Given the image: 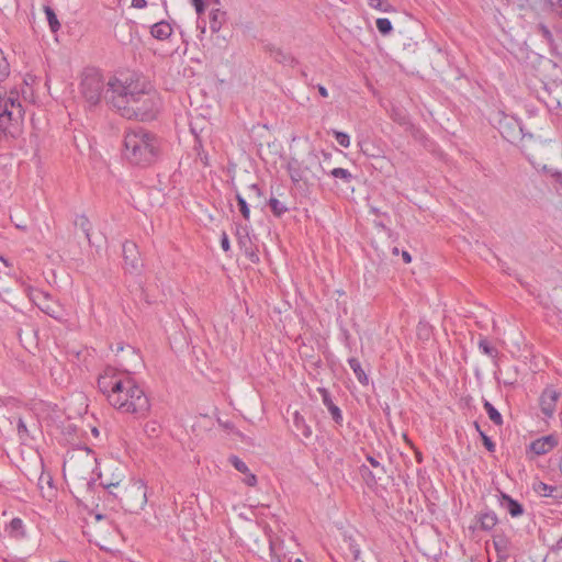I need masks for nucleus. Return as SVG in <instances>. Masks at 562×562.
<instances>
[{
	"label": "nucleus",
	"instance_id": "18",
	"mask_svg": "<svg viewBox=\"0 0 562 562\" xmlns=\"http://www.w3.org/2000/svg\"><path fill=\"white\" fill-rule=\"evenodd\" d=\"M293 425L297 436H302L304 439L311 438L312 429L299 412L293 415Z\"/></svg>",
	"mask_w": 562,
	"mask_h": 562
},
{
	"label": "nucleus",
	"instance_id": "54",
	"mask_svg": "<svg viewBox=\"0 0 562 562\" xmlns=\"http://www.w3.org/2000/svg\"><path fill=\"white\" fill-rule=\"evenodd\" d=\"M402 258L405 263H409L412 261V256L408 251L403 250L402 251Z\"/></svg>",
	"mask_w": 562,
	"mask_h": 562
},
{
	"label": "nucleus",
	"instance_id": "60",
	"mask_svg": "<svg viewBox=\"0 0 562 562\" xmlns=\"http://www.w3.org/2000/svg\"><path fill=\"white\" fill-rule=\"evenodd\" d=\"M474 428L475 430L479 432V435L481 436V432H484L482 429H481V426L477 422H474Z\"/></svg>",
	"mask_w": 562,
	"mask_h": 562
},
{
	"label": "nucleus",
	"instance_id": "26",
	"mask_svg": "<svg viewBox=\"0 0 562 562\" xmlns=\"http://www.w3.org/2000/svg\"><path fill=\"white\" fill-rule=\"evenodd\" d=\"M224 14L225 13L221 12L218 9L210 12V30L212 33H217L221 30Z\"/></svg>",
	"mask_w": 562,
	"mask_h": 562
},
{
	"label": "nucleus",
	"instance_id": "39",
	"mask_svg": "<svg viewBox=\"0 0 562 562\" xmlns=\"http://www.w3.org/2000/svg\"><path fill=\"white\" fill-rule=\"evenodd\" d=\"M546 4L557 15L562 16V0H546Z\"/></svg>",
	"mask_w": 562,
	"mask_h": 562
},
{
	"label": "nucleus",
	"instance_id": "23",
	"mask_svg": "<svg viewBox=\"0 0 562 562\" xmlns=\"http://www.w3.org/2000/svg\"><path fill=\"white\" fill-rule=\"evenodd\" d=\"M508 540L504 537L494 539V548L497 553L498 562H503L509 558Z\"/></svg>",
	"mask_w": 562,
	"mask_h": 562
},
{
	"label": "nucleus",
	"instance_id": "42",
	"mask_svg": "<svg viewBox=\"0 0 562 562\" xmlns=\"http://www.w3.org/2000/svg\"><path fill=\"white\" fill-rule=\"evenodd\" d=\"M285 190L286 188L281 182L276 181L271 184V196H283Z\"/></svg>",
	"mask_w": 562,
	"mask_h": 562
},
{
	"label": "nucleus",
	"instance_id": "2",
	"mask_svg": "<svg viewBox=\"0 0 562 562\" xmlns=\"http://www.w3.org/2000/svg\"><path fill=\"white\" fill-rule=\"evenodd\" d=\"M111 406L136 418H145L150 411V401L144 389L128 376L119 393L112 395Z\"/></svg>",
	"mask_w": 562,
	"mask_h": 562
},
{
	"label": "nucleus",
	"instance_id": "14",
	"mask_svg": "<svg viewBox=\"0 0 562 562\" xmlns=\"http://www.w3.org/2000/svg\"><path fill=\"white\" fill-rule=\"evenodd\" d=\"M475 520L479 525V529L483 531H491L498 522L496 514L492 510L479 513L475 516Z\"/></svg>",
	"mask_w": 562,
	"mask_h": 562
},
{
	"label": "nucleus",
	"instance_id": "19",
	"mask_svg": "<svg viewBox=\"0 0 562 562\" xmlns=\"http://www.w3.org/2000/svg\"><path fill=\"white\" fill-rule=\"evenodd\" d=\"M334 181V184L324 183L323 186H327L330 190H336L337 193H347L348 190L353 191L355 188L350 184L351 180H359V178H330Z\"/></svg>",
	"mask_w": 562,
	"mask_h": 562
},
{
	"label": "nucleus",
	"instance_id": "38",
	"mask_svg": "<svg viewBox=\"0 0 562 562\" xmlns=\"http://www.w3.org/2000/svg\"><path fill=\"white\" fill-rule=\"evenodd\" d=\"M334 136H335L336 142L340 146H342L345 148H348L350 146V136L347 133L334 131Z\"/></svg>",
	"mask_w": 562,
	"mask_h": 562
},
{
	"label": "nucleus",
	"instance_id": "53",
	"mask_svg": "<svg viewBox=\"0 0 562 562\" xmlns=\"http://www.w3.org/2000/svg\"><path fill=\"white\" fill-rule=\"evenodd\" d=\"M562 550V537L551 547V551L557 553Z\"/></svg>",
	"mask_w": 562,
	"mask_h": 562
},
{
	"label": "nucleus",
	"instance_id": "58",
	"mask_svg": "<svg viewBox=\"0 0 562 562\" xmlns=\"http://www.w3.org/2000/svg\"><path fill=\"white\" fill-rule=\"evenodd\" d=\"M249 189H250V190H252V191H255V192H256V194H257L258 196H260V195H261V191H260V188L258 187V184H251V186L249 187Z\"/></svg>",
	"mask_w": 562,
	"mask_h": 562
},
{
	"label": "nucleus",
	"instance_id": "1",
	"mask_svg": "<svg viewBox=\"0 0 562 562\" xmlns=\"http://www.w3.org/2000/svg\"><path fill=\"white\" fill-rule=\"evenodd\" d=\"M106 100L123 117L150 121L158 111L155 95L137 80L113 78L108 82Z\"/></svg>",
	"mask_w": 562,
	"mask_h": 562
},
{
	"label": "nucleus",
	"instance_id": "50",
	"mask_svg": "<svg viewBox=\"0 0 562 562\" xmlns=\"http://www.w3.org/2000/svg\"><path fill=\"white\" fill-rule=\"evenodd\" d=\"M195 168H199L200 166L207 167V156L200 155L198 159L194 160Z\"/></svg>",
	"mask_w": 562,
	"mask_h": 562
},
{
	"label": "nucleus",
	"instance_id": "21",
	"mask_svg": "<svg viewBox=\"0 0 562 562\" xmlns=\"http://www.w3.org/2000/svg\"><path fill=\"white\" fill-rule=\"evenodd\" d=\"M348 364L350 369L353 371L359 383L362 385H368L369 378L364 370L362 369L360 361L357 358H349Z\"/></svg>",
	"mask_w": 562,
	"mask_h": 562
},
{
	"label": "nucleus",
	"instance_id": "46",
	"mask_svg": "<svg viewBox=\"0 0 562 562\" xmlns=\"http://www.w3.org/2000/svg\"><path fill=\"white\" fill-rule=\"evenodd\" d=\"M18 434L20 437L29 436L27 427L22 418H19L18 422Z\"/></svg>",
	"mask_w": 562,
	"mask_h": 562
},
{
	"label": "nucleus",
	"instance_id": "63",
	"mask_svg": "<svg viewBox=\"0 0 562 562\" xmlns=\"http://www.w3.org/2000/svg\"><path fill=\"white\" fill-rule=\"evenodd\" d=\"M16 228L22 229V231H25V229H26V226H22V224H19V225H16Z\"/></svg>",
	"mask_w": 562,
	"mask_h": 562
},
{
	"label": "nucleus",
	"instance_id": "12",
	"mask_svg": "<svg viewBox=\"0 0 562 562\" xmlns=\"http://www.w3.org/2000/svg\"><path fill=\"white\" fill-rule=\"evenodd\" d=\"M318 393L322 396L323 404L327 407L328 412L330 413L333 420L337 425L341 426L344 422L341 411L336 404H334L329 391L325 387H319Z\"/></svg>",
	"mask_w": 562,
	"mask_h": 562
},
{
	"label": "nucleus",
	"instance_id": "35",
	"mask_svg": "<svg viewBox=\"0 0 562 562\" xmlns=\"http://www.w3.org/2000/svg\"><path fill=\"white\" fill-rule=\"evenodd\" d=\"M10 74V65L0 48V82L3 81Z\"/></svg>",
	"mask_w": 562,
	"mask_h": 562
},
{
	"label": "nucleus",
	"instance_id": "44",
	"mask_svg": "<svg viewBox=\"0 0 562 562\" xmlns=\"http://www.w3.org/2000/svg\"><path fill=\"white\" fill-rule=\"evenodd\" d=\"M245 474V477H244V483L247 484L248 486H255L257 484V476L251 473L249 470L248 472L244 473Z\"/></svg>",
	"mask_w": 562,
	"mask_h": 562
},
{
	"label": "nucleus",
	"instance_id": "40",
	"mask_svg": "<svg viewBox=\"0 0 562 562\" xmlns=\"http://www.w3.org/2000/svg\"><path fill=\"white\" fill-rule=\"evenodd\" d=\"M481 440L483 442V446L488 452H494L496 449L495 442L485 434L481 432Z\"/></svg>",
	"mask_w": 562,
	"mask_h": 562
},
{
	"label": "nucleus",
	"instance_id": "47",
	"mask_svg": "<svg viewBox=\"0 0 562 562\" xmlns=\"http://www.w3.org/2000/svg\"><path fill=\"white\" fill-rule=\"evenodd\" d=\"M145 431L148 432L150 436H154L157 431V423L156 422L147 423L145 426Z\"/></svg>",
	"mask_w": 562,
	"mask_h": 562
},
{
	"label": "nucleus",
	"instance_id": "49",
	"mask_svg": "<svg viewBox=\"0 0 562 562\" xmlns=\"http://www.w3.org/2000/svg\"><path fill=\"white\" fill-rule=\"evenodd\" d=\"M192 4L195 8L196 13L200 15L204 11L203 0H192Z\"/></svg>",
	"mask_w": 562,
	"mask_h": 562
},
{
	"label": "nucleus",
	"instance_id": "8",
	"mask_svg": "<svg viewBox=\"0 0 562 562\" xmlns=\"http://www.w3.org/2000/svg\"><path fill=\"white\" fill-rule=\"evenodd\" d=\"M304 168L302 172H308L312 176H318L319 173H329V176H350V173L342 168H333L327 170L321 162L317 154L310 153L303 160Z\"/></svg>",
	"mask_w": 562,
	"mask_h": 562
},
{
	"label": "nucleus",
	"instance_id": "16",
	"mask_svg": "<svg viewBox=\"0 0 562 562\" xmlns=\"http://www.w3.org/2000/svg\"><path fill=\"white\" fill-rule=\"evenodd\" d=\"M172 26L167 21H159L150 26V35L158 41H166L172 35Z\"/></svg>",
	"mask_w": 562,
	"mask_h": 562
},
{
	"label": "nucleus",
	"instance_id": "5",
	"mask_svg": "<svg viewBox=\"0 0 562 562\" xmlns=\"http://www.w3.org/2000/svg\"><path fill=\"white\" fill-rule=\"evenodd\" d=\"M104 91V79L98 68L87 67L81 74L80 92L90 105H97Z\"/></svg>",
	"mask_w": 562,
	"mask_h": 562
},
{
	"label": "nucleus",
	"instance_id": "3",
	"mask_svg": "<svg viewBox=\"0 0 562 562\" xmlns=\"http://www.w3.org/2000/svg\"><path fill=\"white\" fill-rule=\"evenodd\" d=\"M123 154L131 165L139 167L150 165L157 155L154 136L142 127L126 131Z\"/></svg>",
	"mask_w": 562,
	"mask_h": 562
},
{
	"label": "nucleus",
	"instance_id": "52",
	"mask_svg": "<svg viewBox=\"0 0 562 562\" xmlns=\"http://www.w3.org/2000/svg\"><path fill=\"white\" fill-rule=\"evenodd\" d=\"M146 5V0H132V7L135 9H144Z\"/></svg>",
	"mask_w": 562,
	"mask_h": 562
},
{
	"label": "nucleus",
	"instance_id": "20",
	"mask_svg": "<svg viewBox=\"0 0 562 562\" xmlns=\"http://www.w3.org/2000/svg\"><path fill=\"white\" fill-rule=\"evenodd\" d=\"M502 498L505 508L507 509L512 517H518L522 515L524 507L518 501L512 498L509 495L504 493L502 494Z\"/></svg>",
	"mask_w": 562,
	"mask_h": 562
},
{
	"label": "nucleus",
	"instance_id": "30",
	"mask_svg": "<svg viewBox=\"0 0 562 562\" xmlns=\"http://www.w3.org/2000/svg\"><path fill=\"white\" fill-rule=\"evenodd\" d=\"M75 225L80 227V229L83 232L86 238L88 239L89 244H91L90 239V231H91V223L89 218L86 215H79L75 220Z\"/></svg>",
	"mask_w": 562,
	"mask_h": 562
},
{
	"label": "nucleus",
	"instance_id": "28",
	"mask_svg": "<svg viewBox=\"0 0 562 562\" xmlns=\"http://www.w3.org/2000/svg\"><path fill=\"white\" fill-rule=\"evenodd\" d=\"M483 406L493 424L502 426L504 423L502 414L486 400H484Z\"/></svg>",
	"mask_w": 562,
	"mask_h": 562
},
{
	"label": "nucleus",
	"instance_id": "59",
	"mask_svg": "<svg viewBox=\"0 0 562 562\" xmlns=\"http://www.w3.org/2000/svg\"><path fill=\"white\" fill-rule=\"evenodd\" d=\"M237 236H238V241L240 245L244 246L246 244V241H248L246 238H244L239 235V231H237Z\"/></svg>",
	"mask_w": 562,
	"mask_h": 562
},
{
	"label": "nucleus",
	"instance_id": "24",
	"mask_svg": "<svg viewBox=\"0 0 562 562\" xmlns=\"http://www.w3.org/2000/svg\"><path fill=\"white\" fill-rule=\"evenodd\" d=\"M272 214L277 217H281L284 213L289 211V206L285 201H281L277 196H270L268 202Z\"/></svg>",
	"mask_w": 562,
	"mask_h": 562
},
{
	"label": "nucleus",
	"instance_id": "36",
	"mask_svg": "<svg viewBox=\"0 0 562 562\" xmlns=\"http://www.w3.org/2000/svg\"><path fill=\"white\" fill-rule=\"evenodd\" d=\"M228 461L238 472H240L243 474L248 472V470H249L247 464L237 456H231L228 458Z\"/></svg>",
	"mask_w": 562,
	"mask_h": 562
},
{
	"label": "nucleus",
	"instance_id": "61",
	"mask_svg": "<svg viewBox=\"0 0 562 562\" xmlns=\"http://www.w3.org/2000/svg\"><path fill=\"white\" fill-rule=\"evenodd\" d=\"M250 259H251V262H255L256 260H258V257L255 254H251Z\"/></svg>",
	"mask_w": 562,
	"mask_h": 562
},
{
	"label": "nucleus",
	"instance_id": "56",
	"mask_svg": "<svg viewBox=\"0 0 562 562\" xmlns=\"http://www.w3.org/2000/svg\"><path fill=\"white\" fill-rule=\"evenodd\" d=\"M554 189L560 192L562 189V177L555 178Z\"/></svg>",
	"mask_w": 562,
	"mask_h": 562
},
{
	"label": "nucleus",
	"instance_id": "51",
	"mask_svg": "<svg viewBox=\"0 0 562 562\" xmlns=\"http://www.w3.org/2000/svg\"><path fill=\"white\" fill-rule=\"evenodd\" d=\"M292 183L295 188H302V186L306 184V178L300 177V178H291Z\"/></svg>",
	"mask_w": 562,
	"mask_h": 562
},
{
	"label": "nucleus",
	"instance_id": "10",
	"mask_svg": "<svg viewBox=\"0 0 562 562\" xmlns=\"http://www.w3.org/2000/svg\"><path fill=\"white\" fill-rule=\"evenodd\" d=\"M558 445V436L550 434L531 441L528 449L536 456H543L552 451Z\"/></svg>",
	"mask_w": 562,
	"mask_h": 562
},
{
	"label": "nucleus",
	"instance_id": "32",
	"mask_svg": "<svg viewBox=\"0 0 562 562\" xmlns=\"http://www.w3.org/2000/svg\"><path fill=\"white\" fill-rule=\"evenodd\" d=\"M368 4L370 8L381 12L393 11V7L387 2V0H368Z\"/></svg>",
	"mask_w": 562,
	"mask_h": 562
},
{
	"label": "nucleus",
	"instance_id": "31",
	"mask_svg": "<svg viewBox=\"0 0 562 562\" xmlns=\"http://www.w3.org/2000/svg\"><path fill=\"white\" fill-rule=\"evenodd\" d=\"M44 12L46 14V18H47V21H48L52 32H57L60 29V23L56 16L54 10L50 7L46 5V7H44Z\"/></svg>",
	"mask_w": 562,
	"mask_h": 562
},
{
	"label": "nucleus",
	"instance_id": "33",
	"mask_svg": "<svg viewBox=\"0 0 562 562\" xmlns=\"http://www.w3.org/2000/svg\"><path fill=\"white\" fill-rule=\"evenodd\" d=\"M235 199L237 201V204H238V207H239V211H240L243 217L246 221H249L250 210H249V206H248L246 200L241 196V194L239 192H236Z\"/></svg>",
	"mask_w": 562,
	"mask_h": 562
},
{
	"label": "nucleus",
	"instance_id": "55",
	"mask_svg": "<svg viewBox=\"0 0 562 562\" xmlns=\"http://www.w3.org/2000/svg\"><path fill=\"white\" fill-rule=\"evenodd\" d=\"M317 89H318L319 94H321L323 98H327V97H328V91H327V89H326L324 86L318 85V86H317Z\"/></svg>",
	"mask_w": 562,
	"mask_h": 562
},
{
	"label": "nucleus",
	"instance_id": "48",
	"mask_svg": "<svg viewBox=\"0 0 562 562\" xmlns=\"http://www.w3.org/2000/svg\"><path fill=\"white\" fill-rule=\"evenodd\" d=\"M541 171L543 173H546L547 176H554V177L562 176V172H560L558 170L549 169L547 165L542 166Z\"/></svg>",
	"mask_w": 562,
	"mask_h": 562
},
{
	"label": "nucleus",
	"instance_id": "9",
	"mask_svg": "<svg viewBox=\"0 0 562 562\" xmlns=\"http://www.w3.org/2000/svg\"><path fill=\"white\" fill-rule=\"evenodd\" d=\"M123 259L125 269L130 272H139L143 267L142 258L137 249V245L126 240L123 244Z\"/></svg>",
	"mask_w": 562,
	"mask_h": 562
},
{
	"label": "nucleus",
	"instance_id": "4",
	"mask_svg": "<svg viewBox=\"0 0 562 562\" xmlns=\"http://www.w3.org/2000/svg\"><path fill=\"white\" fill-rule=\"evenodd\" d=\"M24 110L18 92L11 91L4 105H0V131L4 135L14 137L19 132V124L23 120Z\"/></svg>",
	"mask_w": 562,
	"mask_h": 562
},
{
	"label": "nucleus",
	"instance_id": "29",
	"mask_svg": "<svg viewBox=\"0 0 562 562\" xmlns=\"http://www.w3.org/2000/svg\"><path fill=\"white\" fill-rule=\"evenodd\" d=\"M477 347L484 355L491 358H496L498 356V350L494 346H492V344L487 340L486 337H480Z\"/></svg>",
	"mask_w": 562,
	"mask_h": 562
},
{
	"label": "nucleus",
	"instance_id": "15",
	"mask_svg": "<svg viewBox=\"0 0 562 562\" xmlns=\"http://www.w3.org/2000/svg\"><path fill=\"white\" fill-rule=\"evenodd\" d=\"M535 491L544 497H550L557 502L562 501V486L549 485L543 482H539L535 486Z\"/></svg>",
	"mask_w": 562,
	"mask_h": 562
},
{
	"label": "nucleus",
	"instance_id": "25",
	"mask_svg": "<svg viewBox=\"0 0 562 562\" xmlns=\"http://www.w3.org/2000/svg\"><path fill=\"white\" fill-rule=\"evenodd\" d=\"M370 212L373 213L376 218L373 220V224L376 228L383 229L389 234V236H392L391 229L386 226L385 220L389 221V215L386 213H381L378 209L371 207Z\"/></svg>",
	"mask_w": 562,
	"mask_h": 562
},
{
	"label": "nucleus",
	"instance_id": "45",
	"mask_svg": "<svg viewBox=\"0 0 562 562\" xmlns=\"http://www.w3.org/2000/svg\"><path fill=\"white\" fill-rule=\"evenodd\" d=\"M221 247L225 252H227L231 249V244L226 232H222L221 234Z\"/></svg>",
	"mask_w": 562,
	"mask_h": 562
},
{
	"label": "nucleus",
	"instance_id": "22",
	"mask_svg": "<svg viewBox=\"0 0 562 562\" xmlns=\"http://www.w3.org/2000/svg\"><path fill=\"white\" fill-rule=\"evenodd\" d=\"M359 473H360L362 480L364 481V483L367 484V486L370 488L375 487L378 485V482L382 479V477H376V472H374L373 470H370V468L367 467L366 464H362L359 468Z\"/></svg>",
	"mask_w": 562,
	"mask_h": 562
},
{
	"label": "nucleus",
	"instance_id": "64",
	"mask_svg": "<svg viewBox=\"0 0 562 562\" xmlns=\"http://www.w3.org/2000/svg\"><path fill=\"white\" fill-rule=\"evenodd\" d=\"M392 252H393L394 255H397V254H398V248H397V247H394V248H393V250H392Z\"/></svg>",
	"mask_w": 562,
	"mask_h": 562
},
{
	"label": "nucleus",
	"instance_id": "37",
	"mask_svg": "<svg viewBox=\"0 0 562 562\" xmlns=\"http://www.w3.org/2000/svg\"><path fill=\"white\" fill-rule=\"evenodd\" d=\"M367 461L373 468V471L376 472V477H382L385 474L384 467L372 456H367Z\"/></svg>",
	"mask_w": 562,
	"mask_h": 562
},
{
	"label": "nucleus",
	"instance_id": "13",
	"mask_svg": "<svg viewBox=\"0 0 562 562\" xmlns=\"http://www.w3.org/2000/svg\"><path fill=\"white\" fill-rule=\"evenodd\" d=\"M31 300L47 315L55 317V311L50 307L49 294L41 290H32L30 293Z\"/></svg>",
	"mask_w": 562,
	"mask_h": 562
},
{
	"label": "nucleus",
	"instance_id": "6",
	"mask_svg": "<svg viewBox=\"0 0 562 562\" xmlns=\"http://www.w3.org/2000/svg\"><path fill=\"white\" fill-rule=\"evenodd\" d=\"M128 375L119 372L116 369L112 367H108L98 378V387L100 392L106 396L109 404L111 405V397L114 394H117L121 390L124 380H126Z\"/></svg>",
	"mask_w": 562,
	"mask_h": 562
},
{
	"label": "nucleus",
	"instance_id": "27",
	"mask_svg": "<svg viewBox=\"0 0 562 562\" xmlns=\"http://www.w3.org/2000/svg\"><path fill=\"white\" fill-rule=\"evenodd\" d=\"M391 119L395 123H397L404 127H408L412 125L407 113L404 110L398 109V108H393L391 110Z\"/></svg>",
	"mask_w": 562,
	"mask_h": 562
},
{
	"label": "nucleus",
	"instance_id": "34",
	"mask_svg": "<svg viewBox=\"0 0 562 562\" xmlns=\"http://www.w3.org/2000/svg\"><path fill=\"white\" fill-rule=\"evenodd\" d=\"M375 24H376L378 31L382 35H389L391 33V31L393 30L391 21L389 19H386V18L378 19Z\"/></svg>",
	"mask_w": 562,
	"mask_h": 562
},
{
	"label": "nucleus",
	"instance_id": "43",
	"mask_svg": "<svg viewBox=\"0 0 562 562\" xmlns=\"http://www.w3.org/2000/svg\"><path fill=\"white\" fill-rule=\"evenodd\" d=\"M538 30L540 32V34L543 36V38L549 43V44H552L553 43V35L551 33V31L549 30V27L544 24H539L538 26Z\"/></svg>",
	"mask_w": 562,
	"mask_h": 562
},
{
	"label": "nucleus",
	"instance_id": "62",
	"mask_svg": "<svg viewBox=\"0 0 562 562\" xmlns=\"http://www.w3.org/2000/svg\"><path fill=\"white\" fill-rule=\"evenodd\" d=\"M0 260L5 265V266H9V262L8 260L4 258V257H0Z\"/></svg>",
	"mask_w": 562,
	"mask_h": 562
},
{
	"label": "nucleus",
	"instance_id": "17",
	"mask_svg": "<svg viewBox=\"0 0 562 562\" xmlns=\"http://www.w3.org/2000/svg\"><path fill=\"white\" fill-rule=\"evenodd\" d=\"M5 531L8 532V535L15 539V540H21L23 538H25L26 536V531H25V527H24V524H23V520L19 517H15L13 518L5 527Z\"/></svg>",
	"mask_w": 562,
	"mask_h": 562
},
{
	"label": "nucleus",
	"instance_id": "57",
	"mask_svg": "<svg viewBox=\"0 0 562 562\" xmlns=\"http://www.w3.org/2000/svg\"><path fill=\"white\" fill-rule=\"evenodd\" d=\"M101 485H102L104 488L110 490L111 487H117V486H119V483L101 482Z\"/></svg>",
	"mask_w": 562,
	"mask_h": 562
},
{
	"label": "nucleus",
	"instance_id": "7",
	"mask_svg": "<svg viewBox=\"0 0 562 562\" xmlns=\"http://www.w3.org/2000/svg\"><path fill=\"white\" fill-rule=\"evenodd\" d=\"M115 498L120 499L122 507H126L128 510H135L143 508L147 502L146 491L142 484H134L130 488H124L121 496L110 492Z\"/></svg>",
	"mask_w": 562,
	"mask_h": 562
},
{
	"label": "nucleus",
	"instance_id": "11",
	"mask_svg": "<svg viewBox=\"0 0 562 562\" xmlns=\"http://www.w3.org/2000/svg\"><path fill=\"white\" fill-rule=\"evenodd\" d=\"M559 393L553 389H546L540 396V405L542 413L550 417L555 411Z\"/></svg>",
	"mask_w": 562,
	"mask_h": 562
},
{
	"label": "nucleus",
	"instance_id": "41",
	"mask_svg": "<svg viewBox=\"0 0 562 562\" xmlns=\"http://www.w3.org/2000/svg\"><path fill=\"white\" fill-rule=\"evenodd\" d=\"M278 542L273 539H269V548L271 553V562H283L280 555L277 554Z\"/></svg>",
	"mask_w": 562,
	"mask_h": 562
}]
</instances>
